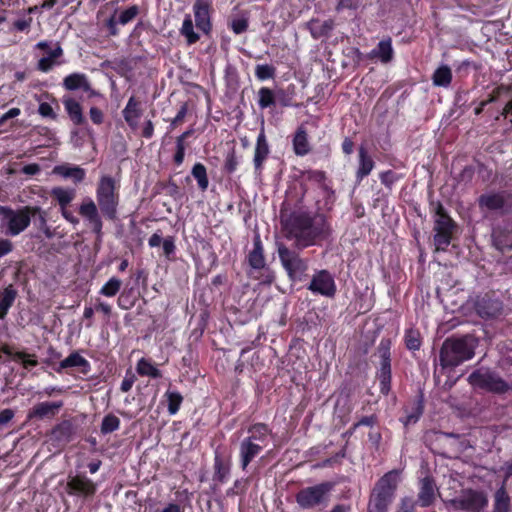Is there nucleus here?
I'll use <instances>...</instances> for the list:
<instances>
[{
  "label": "nucleus",
  "mask_w": 512,
  "mask_h": 512,
  "mask_svg": "<svg viewBox=\"0 0 512 512\" xmlns=\"http://www.w3.org/2000/svg\"><path fill=\"white\" fill-rule=\"evenodd\" d=\"M415 509V502L412 498H404L401 501L398 512H413Z\"/></svg>",
  "instance_id": "62"
},
{
  "label": "nucleus",
  "mask_w": 512,
  "mask_h": 512,
  "mask_svg": "<svg viewBox=\"0 0 512 512\" xmlns=\"http://www.w3.org/2000/svg\"><path fill=\"white\" fill-rule=\"evenodd\" d=\"M187 114V105L183 104L179 111L177 112L176 116L172 119L170 128L174 129L177 125L183 122L185 116Z\"/></svg>",
  "instance_id": "55"
},
{
  "label": "nucleus",
  "mask_w": 512,
  "mask_h": 512,
  "mask_svg": "<svg viewBox=\"0 0 512 512\" xmlns=\"http://www.w3.org/2000/svg\"><path fill=\"white\" fill-rule=\"evenodd\" d=\"M21 113L19 108H11L0 117V126L3 125L7 120L19 116Z\"/></svg>",
  "instance_id": "64"
},
{
  "label": "nucleus",
  "mask_w": 512,
  "mask_h": 512,
  "mask_svg": "<svg viewBox=\"0 0 512 512\" xmlns=\"http://www.w3.org/2000/svg\"><path fill=\"white\" fill-rule=\"evenodd\" d=\"M488 505L487 496L480 491L466 490L451 501L453 512H482Z\"/></svg>",
  "instance_id": "9"
},
{
  "label": "nucleus",
  "mask_w": 512,
  "mask_h": 512,
  "mask_svg": "<svg viewBox=\"0 0 512 512\" xmlns=\"http://www.w3.org/2000/svg\"><path fill=\"white\" fill-rule=\"evenodd\" d=\"M35 209L24 207L20 210L14 211L10 208L0 206V218L6 224H30L32 217L36 215ZM35 221V219H33Z\"/></svg>",
  "instance_id": "12"
},
{
  "label": "nucleus",
  "mask_w": 512,
  "mask_h": 512,
  "mask_svg": "<svg viewBox=\"0 0 512 512\" xmlns=\"http://www.w3.org/2000/svg\"><path fill=\"white\" fill-rule=\"evenodd\" d=\"M51 195L57 200L61 208H65L75 198V190L63 187H55L52 189Z\"/></svg>",
  "instance_id": "36"
},
{
  "label": "nucleus",
  "mask_w": 512,
  "mask_h": 512,
  "mask_svg": "<svg viewBox=\"0 0 512 512\" xmlns=\"http://www.w3.org/2000/svg\"><path fill=\"white\" fill-rule=\"evenodd\" d=\"M56 65V62L51 61L49 58L42 57L37 64L38 70L42 72H49L53 66Z\"/></svg>",
  "instance_id": "61"
},
{
  "label": "nucleus",
  "mask_w": 512,
  "mask_h": 512,
  "mask_svg": "<svg viewBox=\"0 0 512 512\" xmlns=\"http://www.w3.org/2000/svg\"><path fill=\"white\" fill-rule=\"evenodd\" d=\"M293 150L298 156H304L311 150L307 132L303 127H299L294 135Z\"/></svg>",
  "instance_id": "26"
},
{
  "label": "nucleus",
  "mask_w": 512,
  "mask_h": 512,
  "mask_svg": "<svg viewBox=\"0 0 512 512\" xmlns=\"http://www.w3.org/2000/svg\"><path fill=\"white\" fill-rule=\"evenodd\" d=\"M398 177L392 171H385L380 174V180L383 185L388 188H391L393 184L397 181Z\"/></svg>",
  "instance_id": "52"
},
{
  "label": "nucleus",
  "mask_w": 512,
  "mask_h": 512,
  "mask_svg": "<svg viewBox=\"0 0 512 512\" xmlns=\"http://www.w3.org/2000/svg\"><path fill=\"white\" fill-rule=\"evenodd\" d=\"M4 353L8 355L12 361L21 364L25 370L29 371L38 365L36 355L26 350L7 347L4 349Z\"/></svg>",
  "instance_id": "17"
},
{
  "label": "nucleus",
  "mask_w": 512,
  "mask_h": 512,
  "mask_svg": "<svg viewBox=\"0 0 512 512\" xmlns=\"http://www.w3.org/2000/svg\"><path fill=\"white\" fill-rule=\"evenodd\" d=\"M509 507L510 497L503 484L495 493L494 512H508Z\"/></svg>",
  "instance_id": "42"
},
{
  "label": "nucleus",
  "mask_w": 512,
  "mask_h": 512,
  "mask_svg": "<svg viewBox=\"0 0 512 512\" xmlns=\"http://www.w3.org/2000/svg\"><path fill=\"white\" fill-rule=\"evenodd\" d=\"M79 214L91 224H101V212L99 210L97 202L90 197H85L78 210Z\"/></svg>",
  "instance_id": "20"
},
{
  "label": "nucleus",
  "mask_w": 512,
  "mask_h": 512,
  "mask_svg": "<svg viewBox=\"0 0 512 512\" xmlns=\"http://www.w3.org/2000/svg\"><path fill=\"white\" fill-rule=\"evenodd\" d=\"M163 252L166 257H170L175 252V244L172 237H167L162 243Z\"/></svg>",
  "instance_id": "59"
},
{
  "label": "nucleus",
  "mask_w": 512,
  "mask_h": 512,
  "mask_svg": "<svg viewBox=\"0 0 512 512\" xmlns=\"http://www.w3.org/2000/svg\"><path fill=\"white\" fill-rule=\"evenodd\" d=\"M122 281L116 277L110 278L100 289L99 293L106 297H114L120 290Z\"/></svg>",
  "instance_id": "45"
},
{
  "label": "nucleus",
  "mask_w": 512,
  "mask_h": 512,
  "mask_svg": "<svg viewBox=\"0 0 512 512\" xmlns=\"http://www.w3.org/2000/svg\"><path fill=\"white\" fill-rule=\"evenodd\" d=\"M74 367L82 368V371L86 372L90 365L89 362L79 353L73 352L60 362V368L67 369Z\"/></svg>",
  "instance_id": "35"
},
{
  "label": "nucleus",
  "mask_w": 512,
  "mask_h": 512,
  "mask_svg": "<svg viewBox=\"0 0 512 512\" xmlns=\"http://www.w3.org/2000/svg\"><path fill=\"white\" fill-rule=\"evenodd\" d=\"M191 174L197 181L198 188L202 192L206 191L209 186V179L207 176L206 167L202 163H196L192 167Z\"/></svg>",
  "instance_id": "39"
},
{
  "label": "nucleus",
  "mask_w": 512,
  "mask_h": 512,
  "mask_svg": "<svg viewBox=\"0 0 512 512\" xmlns=\"http://www.w3.org/2000/svg\"><path fill=\"white\" fill-rule=\"evenodd\" d=\"M260 443H253L250 440L243 439L239 446L240 464L243 470L247 468L249 463L258 456L264 447Z\"/></svg>",
  "instance_id": "19"
},
{
  "label": "nucleus",
  "mask_w": 512,
  "mask_h": 512,
  "mask_svg": "<svg viewBox=\"0 0 512 512\" xmlns=\"http://www.w3.org/2000/svg\"><path fill=\"white\" fill-rule=\"evenodd\" d=\"M308 29L313 38L318 39L327 35L333 28L331 21H320L312 19L307 23Z\"/></svg>",
  "instance_id": "33"
},
{
  "label": "nucleus",
  "mask_w": 512,
  "mask_h": 512,
  "mask_svg": "<svg viewBox=\"0 0 512 512\" xmlns=\"http://www.w3.org/2000/svg\"><path fill=\"white\" fill-rule=\"evenodd\" d=\"M62 407V401L40 402L33 406V408L28 412L27 417L30 420L53 418Z\"/></svg>",
  "instance_id": "14"
},
{
  "label": "nucleus",
  "mask_w": 512,
  "mask_h": 512,
  "mask_svg": "<svg viewBox=\"0 0 512 512\" xmlns=\"http://www.w3.org/2000/svg\"><path fill=\"white\" fill-rule=\"evenodd\" d=\"M358 6L359 0H338L336 10L342 11L344 9H357Z\"/></svg>",
  "instance_id": "57"
},
{
  "label": "nucleus",
  "mask_w": 512,
  "mask_h": 512,
  "mask_svg": "<svg viewBox=\"0 0 512 512\" xmlns=\"http://www.w3.org/2000/svg\"><path fill=\"white\" fill-rule=\"evenodd\" d=\"M119 427H120V419L113 414H108L102 420L101 433L109 434V433H112V432L118 430Z\"/></svg>",
  "instance_id": "47"
},
{
  "label": "nucleus",
  "mask_w": 512,
  "mask_h": 512,
  "mask_svg": "<svg viewBox=\"0 0 512 512\" xmlns=\"http://www.w3.org/2000/svg\"><path fill=\"white\" fill-rule=\"evenodd\" d=\"M405 343L409 350H418L421 346L419 332L413 329L406 331Z\"/></svg>",
  "instance_id": "50"
},
{
  "label": "nucleus",
  "mask_w": 512,
  "mask_h": 512,
  "mask_svg": "<svg viewBox=\"0 0 512 512\" xmlns=\"http://www.w3.org/2000/svg\"><path fill=\"white\" fill-rule=\"evenodd\" d=\"M399 482V472L392 470L386 473L375 485L370 501L368 512H387Z\"/></svg>",
  "instance_id": "3"
},
{
  "label": "nucleus",
  "mask_w": 512,
  "mask_h": 512,
  "mask_svg": "<svg viewBox=\"0 0 512 512\" xmlns=\"http://www.w3.org/2000/svg\"><path fill=\"white\" fill-rule=\"evenodd\" d=\"M36 48L46 51L47 56L44 57L49 58L53 62H56V59L63 55V50L59 43H56L55 47L50 49L47 41H41L36 44Z\"/></svg>",
  "instance_id": "48"
},
{
  "label": "nucleus",
  "mask_w": 512,
  "mask_h": 512,
  "mask_svg": "<svg viewBox=\"0 0 512 512\" xmlns=\"http://www.w3.org/2000/svg\"><path fill=\"white\" fill-rule=\"evenodd\" d=\"M69 493L83 497H91L97 491V484L85 475L71 477L67 483Z\"/></svg>",
  "instance_id": "13"
},
{
  "label": "nucleus",
  "mask_w": 512,
  "mask_h": 512,
  "mask_svg": "<svg viewBox=\"0 0 512 512\" xmlns=\"http://www.w3.org/2000/svg\"><path fill=\"white\" fill-rule=\"evenodd\" d=\"M89 116H90L91 121L94 124L100 125V124L103 123L104 114H103V112L99 108L91 107L90 111H89Z\"/></svg>",
  "instance_id": "56"
},
{
  "label": "nucleus",
  "mask_w": 512,
  "mask_h": 512,
  "mask_svg": "<svg viewBox=\"0 0 512 512\" xmlns=\"http://www.w3.org/2000/svg\"><path fill=\"white\" fill-rule=\"evenodd\" d=\"M63 85L67 90H90V83L83 73H72L64 78Z\"/></svg>",
  "instance_id": "25"
},
{
  "label": "nucleus",
  "mask_w": 512,
  "mask_h": 512,
  "mask_svg": "<svg viewBox=\"0 0 512 512\" xmlns=\"http://www.w3.org/2000/svg\"><path fill=\"white\" fill-rule=\"evenodd\" d=\"M52 173L65 179H71L75 184L84 180L86 172L83 168L71 164H61L53 168Z\"/></svg>",
  "instance_id": "21"
},
{
  "label": "nucleus",
  "mask_w": 512,
  "mask_h": 512,
  "mask_svg": "<svg viewBox=\"0 0 512 512\" xmlns=\"http://www.w3.org/2000/svg\"><path fill=\"white\" fill-rule=\"evenodd\" d=\"M278 255L281 264L292 281L301 280L308 269V263L297 253L290 251L283 244L278 245Z\"/></svg>",
  "instance_id": "7"
},
{
  "label": "nucleus",
  "mask_w": 512,
  "mask_h": 512,
  "mask_svg": "<svg viewBox=\"0 0 512 512\" xmlns=\"http://www.w3.org/2000/svg\"><path fill=\"white\" fill-rule=\"evenodd\" d=\"M16 298V291L9 286L0 291V318L4 317Z\"/></svg>",
  "instance_id": "40"
},
{
  "label": "nucleus",
  "mask_w": 512,
  "mask_h": 512,
  "mask_svg": "<svg viewBox=\"0 0 512 512\" xmlns=\"http://www.w3.org/2000/svg\"><path fill=\"white\" fill-rule=\"evenodd\" d=\"M478 205L482 211L508 213L512 210V192L502 190L484 193L478 198Z\"/></svg>",
  "instance_id": "6"
},
{
  "label": "nucleus",
  "mask_w": 512,
  "mask_h": 512,
  "mask_svg": "<svg viewBox=\"0 0 512 512\" xmlns=\"http://www.w3.org/2000/svg\"><path fill=\"white\" fill-rule=\"evenodd\" d=\"M258 105L261 109L271 107L275 104V96L271 89L262 87L258 91Z\"/></svg>",
  "instance_id": "46"
},
{
  "label": "nucleus",
  "mask_w": 512,
  "mask_h": 512,
  "mask_svg": "<svg viewBox=\"0 0 512 512\" xmlns=\"http://www.w3.org/2000/svg\"><path fill=\"white\" fill-rule=\"evenodd\" d=\"M209 8L200 4H194L193 7L196 27L205 34L211 29Z\"/></svg>",
  "instance_id": "24"
},
{
  "label": "nucleus",
  "mask_w": 512,
  "mask_h": 512,
  "mask_svg": "<svg viewBox=\"0 0 512 512\" xmlns=\"http://www.w3.org/2000/svg\"><path fill=\"white\" fill-rule=\"evenodd\" d=\"M231 27L236 34H241L247 30L248 22L245 19H236L232 21Z\"/></svg>",
  "instance_id": "58"
},
{
  "label": "nucleus",
  "mask_w": 512,
  "mask_h": 512,
  "mask_svg": "<svg viewBox=\"0 0 512 512\" xmlns=\"http://www.w3.org/2000/svg\"><path fill=\"white\" fill-rule=\"evenodd\" d=\"M237 166H238L237 157L235 156V154L233 152L229 153L225 160V165H224L225 170L228 173H233L236 170Z\"/></svg>",
  "instance_id": "54"
},
{
  "label": "nucleus",
  "mask_w": 512,
  "mask_h": 512,
  "mask_svg": "<svg viewBox=\"0 0 512 512\" xmlns=\"http://www.w3.org/2000/svg\"><path fill=\"white\" fill-rule=\"evenodd\" d=\"M180 34L185 37L188 45H192L200 39L199 34L194 31L192 18L189 14L183 20Z\"/></svg>",
  "instance_id": "38"
},
{
  "label": "nucleus",
  "mask_w": 512,
  "mask_h": 512,
  "mask_svg": "<svg viewBox=\"0 0 512 512\" xmlns=\"http://www.w3.org/2000/svg\"><path fill=\"white\" fill-rule=\"evenodd\" d=\"M96 201L102 217L115 221L120 203V182L110 175H102L96 186Z\"/></svg>",
  "instance_id": "1"
},
{
  "label": "nucleus",
  "mask_w": 512,
  "mask_h": 512,
  "mask_svg": "<svg viewBox=\"0 0 512 512\" xmlns=\"http://www.w3.org/2000/svg\"><path fill=\"white\" fill-rule=\"evenodd\" d=\"M435 496V486L429 477H425L421 480L420 491L418 495V501L421 506H429Z\"/></svg>",
  "instance_id": "27"
},
{
  "label": "nucleus",
  "mask_w": 512,
  "mask_h": 512,
  "mask_svg": "<svg viewBox=\"0 0 512 512\" xmlns=\"http://www.w3.org/2000/svg\"><path fill=\"white\" fill-rule=\"evenodd\" d=\"M492 237L498 250L512 249V232L505 233L502 226H497L492 231Z\"/></svg>",
  "instance_id": "32"
},
{
  "label": "nucleus",
  "mask_w": 512,
  "mask_h": 512,
  "mask_svg": "<svg viewBox=\"0 0 512 512\" xmlns=\"http://www.w3.org/2000/svg\"><path fill=\"white\" fill-rule=\"evenodd\" d=\"M122 114L128 126L132 130H136L139 126V119L142 116L141 102L134 96L130 97Z\"/></svg>",
  "instance_id": "18"
},
{
  "label": "nucleus",
  "mask_w": 512,
  "mask_h": 512,
  "mask_svg": "<svg viewBox=\"0 0 512 512\" xmlns=\"http://www.w3.org/2000/svg\"><path fill=\"white\" fill-rule=\"evenodd\" d=\"M38 112L42 117L51 118V119L56 118V114H55L52 106L47 102H43L39 105Z\"/></svg>",
  "instance_id": "53"
},
{
  "label": "nucleus",
  "mask_w": 512,
  "mask_h": 512,
  "mask_svg": "<svg viewBox=\"0 0 512 512\" xmlns=\"http://www.w3.org/2000/svg\"><path fill=\"white\" fill-rule=\"evenodd\" d=\"M63 105L69 118L75 125H82L86 122L83 116L82 107L78 101L71 97L63 98Z\"/></svg>",
  "instance_id": "23"
},
{
  "label": "nucleus",
  "mask_w": 512,
  "mask_h": 512,
  "mask_svg": "<svg viewBox=\"0 0 512 512\" xmlns=\"http://www.w3.org/2000/svg\"><path fill=\"white\" fill-rule=\"evenodd\" d=\"M436 214L438 218L435 220V224L441 225V224H450L449 217L446 215L444 208L442 205L438 204L436 207Z\"/></svg>",
  "instance_id": "60"
},
{
  "label": "nucleus",
  "mask_w": 512,
  "mask_h": 512,
  "mask_svg": "<svg viewBox=\"0 0 512 512\" xmlns=\"http://www.w3.org/2000/svg\"><path fill=\"white\" fill-rule=\"evenodd\" d=\"M320 226H282L281 234L298 247L313 245Z\"/></svg>",
  "instance_id": "10"
},
{
  "label": "nucleus",
  "mask_w": 512,
  "mask_h": 512,
  "mask_svg": "<svg viewBox=\"0 0 512 512\" xmlns=\"http://www.w3.org/2000/svg\"><path fill=\"white\" fill-rule=\"evenodd\" d=\"M73 434V425L69 421L59 423L52 430V438L59 443H66Z\"/></svg>",
  "instance_id": "34"
},
{
  "label": "nucleus",
  "mask_w": 512,
  "mask_h": 512,
  "mask_svg": "<svg viewBox=\"0 0 512 512\" xmlns=\"http://www.w3.org/2000/svg\"><path fill=\"white\" fill-rule=\"evenodd\" d=\"M230 461H225L218 453L214 458V480L225 483L230 475Z\"/></svg>",
  "instance_id": "29"
},
{
  "label": "nucleus",
  "mask_w": 512,
  "mask_h": 512,
  "mask_svg": "<svg viewBox=\"0 0 512 512\" xmlns=\"http://www.w3.org/2000/svg\"><path fill=\"white\" fill-rule=\"evenodd\" d=\"M381 367L378 372V378L380 381L381 392L387 394L390 390L391 381V364H390V353L388 346H384V342H381Z\"/></svg>",
  "instance_id": "15"
},
{
  "label": "nucleus",
  "mask_w": 512,
  "mask_h": 512,
  "mask_svg": "<svg viewBox=\"0 0 512 512\" xmlns=\"http://www.w3.org/2000/svg\"><path fill=\"white\" fill-rule=\"evenodd\" d=\"M432 81L435 86L448 87L452 81L451 69L447 65L440 66L433 73Z\"/></svg>",
  "instance_id": "37"
},
{
  "label": "nucleus",
  "mask_w": 512,
  "mask_h": 512,
  "mask_svg": "<svg viewBox=\"0 0 512 512\" xmlns=\"http://www.w3.org/2000/svg\"><path fill=\"white\" fill-rule=\"evenodd\" d=\"M165 397L168 402V412L170 415H175L181 406L183 401L182 395L177 391L168 390L165 393Z\"/></svg>",
  "instance_id": "44"
},
{
  "label": "nucleus",
  "mask_w": 512,
  "mask_h": 512,
  "mask_svg": "<svg viewBox=\"0 0 512 512\" xmlns=\"http://www.w3.org/2000/svg\"><path fill=\"white\" fill-rule=\"evenodd\" d=\"M308 290L313 294L331 298L334 297L337 288L332 274L327 270H320L312 276Z\"/></svg>",
  "instance_id": "11"
},
{
  "label": "nucleus",
  "mask_w": 512,
  "mask_h": 512,
  "mask_svg": "<svg viewBox=\"0 0 512 512\" xmlns=\"http://www.w3.org/2000/svg\"><path fill=\"white\" fill-rule=\"evenodd\" d=\"M333 488L330 482H323L315 486L301 489L296 494V501L300 507L308 509L325 503L328 500L329 493Z\"/></svg>",
  "instance_id": "8"
},
{
  "label": "nucleus",
  "mask_w": 512,
  "mask_h": 512,
  "mask_svg": "<svg viewBox=\"0 0 512 512\" xmlns=\"http://www.w3.org/2000/svg\"><path fill=\"white\" fill-rule=\"evenodd\" d=\"M139 9L136 5H133L126 10L122 11L118 18V23L121 25H126L131 22L138 14Z\"/></svg>",
  "instance_id": "51"
},
{
  "label": "nucleus",
  "mask_w": 512,
  "mask_h": 512,
  "mask_svg": "<svg viewBox=\"0 0 512 512\" xmlns=\"http://www.w3.org/2000/svg\"><path fill=\"white\" fill-rule=\"evenodd\" d=\"M374 168V161L368 155L364 148L359 150V167L356 172V177L361 181L364 177L368 176Z\"/></svg>",
  "instance_id": "31"
},
{
  "label": "nucleus",
  "mask_w": 512,
  "mask_h": 512,
  "mask_svg": "<svg viewBox=\"0 0 512 512\" xmlns=\"http://www.w3.org/2000/svg\"><path fill=\"white\" fill-rule=\"evenodd\" d=\"M270 153L268 141L264 130H261L256 141L253 164L255 168V172L257 174H261L263 169V163L267 159Z\"/></svg>",
  "instance_id": "16"
},
{
  "label": "nucleus",
  "mask_w": 512,
  "mask_h": 512,
  "mask_svg": "<svg viewBox=\"0 0 512 512\" xmlns=\"http://www.w3.org/2000/svg\"><path fill=\"white\" fill-rule=\"evenodd\" d=\"M469 383L474 386L493 393H505L511 389V386L503 380L497 373L481 368L468 377Z\"/></svg>",
  "instance_id": "5"
},
{
  "label": "nucleus",
  "mask_w": 512,
  "mask_h": 512,
  "mask_svg": "<svg viewBox=\"0 0 512 512\" xmlns=\"http://www.w3.org/2000/svg\"><path fill=\"white\" fill-rule=\"evenodd\" d=\"M137 373L141 376H149L151 378L161 377L160 370L148 359L141 358L136 367Z\"/></svg>",
  "instance_id": "41"
},
{
  "label": "nucleus",
  "mask_w": 512,
  "mask_h": 512,
  "mask_svg": "<svg viewBox=\"0 0 512 512\" xmlns=\"http://www.w3.org/2000/svg\"><path fill=\"white\" fill-rule=\"evenodd\" d=\"M476 346L477 341L469 335L445 340L440 351L441 365L456 367L470 360L474 356Z\"/></svg>",
  "instance_id": "2"
},
{
  "label": "nucleus",
  "mask_w": 512,
  "mask_h": 512,
  "mask_svg": "<svg viewBox=\"0 0 512 512\" xmlns=\"http://www.w3.org/2000/svg\"><path fill=\"white\" fill-rule=\"evenodd\" d=\"M275 72V67L268 64H259L255 68V76L261 81L274 78Z\"/></svg>",
  "instance_id": "49"
},
{
  "label": "nucleus",
  "mask_w": 512,
  "mask_h": 512,
  "mask_svg": "<svg viewBox=\"0 0 512 512\" xmlns=\"http://www.w3.org/2000/svg\"><path fill=\"white\" fill-rule=\"evenodd\" d=\"M394 56V50L392 47V40L390 37H387L381 40L378 45L371 50L368 54V57L371 59H378L382 63H389Z\"/></svg>",
  "instance_id": "22"
},
{
  "label": "nucleus",
  "mask_w": 512,
  "mask_h": 512,
  "mask_svg": "<svg viewBox=\"0 0 512 512\" xmlns=\"http://www.w3.org/2000/svg\"><path fill=\"white\" fill-rule=\"evenodd\" d=\"M164 190L166 194L174 198H178L180 196V189L175 182H168L165 185Z\"/></svg>",
  "instance_id": "63"
},
{
  "label": "nucleus",
  "mask_w": 512,
  "mask_h": 512,
  "mask_svg": "<svg viewBox=\"0 0 512 512\" xmlns=\"http://www.w3.org/2000/svg\"><path fill=\"white\" fill-rule=\"evenodd\" d=\"M423 413V405L422 401L418 400L414 403L411 411L406 410V416L401 419L404 426H408L410 424H415L421 417Z\"/></svg>",
  "instance_id": "43"
},
{
  "label": "nucleus",
  "mask_w": 512,
  "mask_h": 512,
  "mask_svg": "<svg viewBox=\"0 0 512 512\" xmlns=\"http://www.w3.org/2000/svg\"><path fill=\"white\" fill-rule=\"evenodd\" d=\"M454 227L455 226H437L436 233L434 235L436 250H446L451 243L452 228Z\"/></svg>",
  "instance_id": "30"
},
{
  "label": "nucleus",
  "mask_w": 512,
  "mask_h": 512,
  "mask_svg": "<svg viewBox=\"0 0 512 512\" xmlns=\"http://www.w3.org/2000/svg\"><path fill=\"white\" fill-rule=\"evenodd\" d=\"M247 260L251 268V277L259 279L262 284H271L273 282L274 274L266 266L263 245L258 232H255L253 249L248 253Z\"/></svg>",
  "instance_id": "4"
},
{
  "label": "nucleus",
  "mask_w": 512,
  "mask_h": 512,
  "mask_svg": "<svg viewBox=\"0 0 512 512\" xmlns=\"http://www.w3.org/2000/svg\"><path fill=\"white\" fill-rule=\"evenodd\" d=\"M269 429L267 425L262 423H257L252 425L248 429L249 436L246 437V440H250L253 443H260L259 445L265 447L267 444V438L269 435Z\"/></svg>",
  "instance_id": "28"
}]
</instances>
